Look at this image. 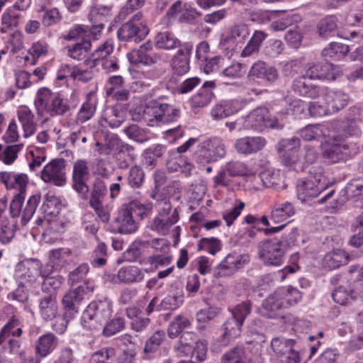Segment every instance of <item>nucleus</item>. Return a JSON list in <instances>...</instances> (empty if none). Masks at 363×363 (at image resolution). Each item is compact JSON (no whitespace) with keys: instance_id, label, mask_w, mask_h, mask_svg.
I'll return each mask as SVG.
<instances>
[{"instance_id":"nucleus-29","label":"nucleus","mask_w":363,"mask_h":363,"mask_svg":"<svg viewBox=\"0 0 363 363\" xmlns=\"http://www.w3.org/2000/svg\"><path fill=\"white\" fill-rule=\"evenodd\" d=\"M125 119V113L115 106L106 108L103 113L101 124L104 126H109L111 128L119 127Z\"/></svg>"},{"instance_id":"nucleus-17","label":"nucleus","mask_w":363,"mask_h":363,"mask_svg":"<svg viewBox=\"0 0 363 363\" xmlns=\"http://www.w3.org/2000/svg\"><path fill=\"white\" fill-rule=\"evenodd\" d=\"M341 74L342 72L340 67L334 66L332 63L327 61L311 66L306 72V75L310 79H323L328 80H335Z\"/></svg>"},{"instance_id":"nucleus-31","label":"nucleus","mask_w":363,"mask_h":363,"mask_svg":"<svg viewBox=\"0 0 363 363\" xmlns=\"http://www.w3.org/2000/svg\"><path fill=\"white\" fill-rule=\"evenodd\" d=\"M295 214V208L292 203H276L271 211L270 218L275 223L284 222Z\"/></svg>"},{"instance_id":"nucleus-14","label":"nucleus","mask_w":363,"mask_h":363,"mask_svg":"<svg viewBox=\"0 0 363 363\" xmlns=\"http://www.w3.org/2000/svg\"><path fill=\"white\" fill-rule=\"evenodd\" d=\"M200 147L203 152L202 156L207 162H216L226 155V146L223 140L218 137H213L203 141ZM201 157V155L198 157V160L202 162Z\"/></svg>"},{"instance_id":"nucleus-7","label":"nucleus","mask_w":363,"mask_h":363,"mask_svg":"<svg viewBox=\"0 0 363 363\" xmlns=\"http://www.w3.org/2000/svg\"><path fill=\"white\" fill-rule=\"evenodd\" d=\"M143 13L137 12L128 21L123 23L117 31L118 39L121 41L138 43L144 39L149 33L147 25L142 21Z\"/></svg>"},{"instance_id":"nucleus-26","label":"nucleus","mask_w":363,"mask_h":363,"mask_svg":"<svg viewBox=\"0 0 363 363\" xmlns=\"http://www.w3.org/2000/svg\"><path fill=\"white\" fill-rule=\"evenodd\" d=\"M249 28L245 23L235 24L230 27L228 34L223 36L220 40V45L235 44V43H243L249 36Z\"/></svg>"},{"instance_id":"nucleus-15","label":"nucleus","mask_w":363,"mask_h":363,"mask_svg":"<svg viewBox=\"0 0 363 363\" xmlns=\"http://www.w3.org/2000/svg\"><path fill=\"white\" fill-rule=\"evenodd\" d=\"M250 261L249 255L233 252L228 255L216 268L218 277H230Z\"/></svg>"},{"instance_id":"nucleus-64","label":"nucleus","mask_w":363,"mask_h":363,"mask_svg":"<svg viewBox=\"0 0 363 363\" xmlns=\"http://www.w3.org/2000/svg\"><path fill=\"white\" fill-rule=\"evenodd\" d=\"M279 290L284 291V295H281V299L285 308L294 305L301 299L300 292L294 288L282 287Z\"/></svg>"},{"instance_id":"nucleus-6","label":"nucleus","mask_w":363,"mask_h":363,"mask_svg":"<svg viewBox=\"0 0 363 363\" xmlns=\"http://www.w3.org/2000/svg\"><path fill=\"white\" fill-rule=\"evenodd\" d=\"M140 206L145 211H150L152 208L150 204H139L136 201H132L122 206L113 220V225L118 233L128 235L138 230V225L133 218V212Z\"/></svg>"},{"instance_id":"nucleus-61","label":"nucleus","mask_w":363,"mask_h":363,"mask_svg":"<svg viewBox=\"0 0 363 363\" xmlns=\"http://www.w3.org/2000/svg\"><path fill=\"white\" fill-rule=\"evenodd\" d=\"M102 333L106 337H111L119 333L125 328V321L122 318H114L109 322L105 323Z\"/></svg>"},{"instance_id":"nucleus-63","label":"nucleus","mask_w":363,"mask_h":363,"mask_svg":"<svg viewBox=\"0 0 363 363\" xmlns=\"http://www.w3.org/2000/svg\"><path fill=\"white\" fill-rule=\"evenodd\" d=\"M197 340L198 337L195 333L191 332L183 333L179 338L180 345L178 347V350L186 354L189 351L191 350Z\"/></svg>"},{"instance_id":"nucleus-28","label":"nucleus","mask_w":363,"mask_h":363,"mask_svg":"<svg viewBox=\"0 0 363 363\" xmlns=\"http://www.w3.org/2000/svg\"><path fill=\"white\" fill-rule=\"evenodd\" d=\"M349 96L340 91L327 89L324 94V101L333 113L343 108L348 102Z\"/></svg>"},{"instance_id":"nucleus-11","label":"nucleus","mask_w":363,"mask_h":363,"mask_svg":"<svg viewBox=\"0 0 363 363\" xmlns=\"http://www.w3.org/2000/svg\"><path fill=\"white\" fill-rule=\"evenodd\" d=\"M90 177L89 163L85 160H77L73 164L72 188L83 198L86 199L89 191L87 182Z\"/></svg>"},{"instance_id":"nucleus-38","label":"nucleus","mask_w":363,"mask_h":363,"mask_svg":"<svg viewBox=\"0 0 363 363\" xmlns=\"http://www.w3.org/2000/svg\"><path fill=\"white\" fill-rule=\"evenodd\" d=\"M316 28L321 38H328L335 34L337 30V21L335 16H328L321 19Z\"/></svg>"},{"instance_id":"nucleus-34","label":"nucleus","mask_w":363,"mask_h":363,"mask_svg":"<svg viewBox=\"0 0 363 363\" xmlns=\"http://www.w3.org/2000/svg\"><path fill=\"white\" fill-rule=\"evenodd\" d=\"M266 114L265 108H255L247 116L245 126L257 131H262L266 128Z\"/></svg>"},{"instance_id":"nucleus-46","label":"nucleus","mask_w":363,"mask_h":363,"mask_svg":"<svg viewBox=\"0 0 363 363\" xmlns=\"http://www.w3.org/2000/svg\"><path fill=\"white\" fill-rule=\"evenodd\" d=\"M191 323L189 319L184 315H178L169 323L168 328V336L174 339L177 337L183 330L189 328Z\"/></svg>"},{"instance_id":"nucleus-8","label":"nucleus","mask_w":363,"mask_h":363,"mask_svg":"<svg viewBox=\"0 0 363 363\" xmlns=\"http://www.w3.org/2000/svg\"><path fill=\"white\" fill-rule=\"evenodd\" d=\"M286 250L287 245L274 238L264 240L259 245V257L266 265L280 266Z\"/></svg>"},{"instance_id":"nucleus-13","label":"nucleus","mask_w":363,"mask_h":363,"mask_svg":"<svg viewBox=\"0 0 363 363\" xmlns=\"http://www.w3.org/2000/svg\"><path fill=\"white\" fill-rule=\"evenodd\" d=\"M41 178L45 182L62 186L66 183L65 161L54 159L47 164L41 171Z\"/></svg>"},{"instance_id":"nucleus-37","label":"nucleus","mask_w":363,"mask_h":363,"mask_svg":"<svg viewBox=\"0 0 363 363\" xmlns=\"http://www.w3.org/2000/svg\"><path fill=\"white\" fill-rule=\"evenodd\" d=\"M166 337V334L164 330H157L152 336L148 338L145 342L143 349V359H150L164 342Z\"/></svg>"},{"instance_id":"nucleus-4","label":"nucleus","mask_w":363,"mask_h":363,"mask_svg":"<svg viewBox=\"0 0 363 363\" xmlns=\"http://www.w3.org/2000/svg\"><path fill=\"white\" fill-rule=\"evenodd\" d=\"M327 187L323 169L320 166L312 167L309 174L305 179L296 183V194L301 201H307L317 197Z\"/></svg>"},{"instance_id":"nucleus-36","label":"nucleus","mask_w":363,"mask_h":363,"mask_svg":"<svg viewBox=\"0 0 363 363\" xmlns=\"http://www.w3.org/2000/svg\"><path fill=\"white\" fill-rule=\"evenodd\" d=\"M120 282L130 284L141 281L144 278L142 269L136 266H128L122 267L117 274Z\"/></svg>"},{"instance_id":"nucleus-33","label":"nucleus","mask_w":363,"mask_h":363,"mask_svg":"<svg viewBox=\"0 0 363 363\" xmlns=\"http://www.w3.org/2000/svg\"><path fill=\"white\" fill-rule=\"evenodd\" d=\"M348 254L342 250L328 252L323 258V266L329 269H335L348 262Z\"/></svg>"},{"instance_id":"nucleus-59","label":"nucleus","mask_w":363,"mask_h":363,"mask_svg":"<svg viewBox=\"0 0 363 363\" xmlns=\"http://www.w3.org/2000/svg\"><path fill=\"white\" fill-rule=\"evenodd\" d=\"M251 312V303L250 301H244L237 305L231 310L230 318H234L243 325L246 317Z\"/></svg>"},{"instance_id":"nucleus-54","label":"nucleus","mask_w":363,"mask_h":363,"mask_svg":"<svg viewBox=\"0 0 363 363\" xmlns=\"http://www.w3.org/2000/svg\"><path fill=\"white\" fill-rule=\"evenodd\" d=\"M183 302V297L179 295H169L165 296L157 306V311H174L179 307Z\"/></svg>"},{"instance_id":"nucleus-19","label":"nucleus","mask_w":363,"mask_h":363,"mask_svg":"<svg viewBox=\"0 0 363 363\" xmlns=\"http://www.w3.org/2000/svg\"><path fill=\"white\" fill-rule=\"evenodd\" d=\"M193 49L191 43H186L180 45L177 54L172 60V67L175 73L182 75L189 69V58Z\"/></svg>"},{"instance_id":"nucleus-50","label":"nucleus","mask_w":363,"mask_h":363,"mask_svg":"<svg viewBox=\"0 0 363 363\" xmlns=\"http://www.w3.org/2000/svg\"><path fill=\"white\" fill-rule=\"evenodd\" d=\"M123 132L129 139L139 143H143L149 140L148 131L137 124H131L125 127Z\"/></svg>"},{"instance_id":"nucleus-62","label":"nucleus","mask_w":363,"mask_h":363,"mask_svg":"<svg viewBox=\"0 0 363 363\" xmlns=\"http://www.w3.org/2000/svg\"><path fill=\"white\" fill-rule=\"evenodd\" d=\"M10 175L7 189H16L21 194L25 191L28 184V178L27 175L25 174H15L13 172H10Z\"/></svg>"},{"instance_id":"nucleus-9","label":"nucleus","mask_w":363,"mask_h":363,"mask_svg":"<svg viewBox=\"0 0 363 363\" xmlns=\"http://www.w3.org/2000/svg\"><path fill=\"white\" fill-rule=\"evenodd\" d=\"M23 200L22 194H16L10 203V213L13 218L21 216V223L26 225L33 217L40 201V196H31L26 204Z\"/></svg>"},{"instance_id":"nucleus-47","label":"nucleus","mask_w":363,"mask_h":363,"mask_svg":"<svg viewBox=\"0 0 363 363\" xmlns=\"http://www.w3.org/2000/svg\"><path fill=\"white\" fill-rule=\"evenodd\" d=\"M16 224L8 220L0 222V243L7 245L13 239L16 233ZM3 250H0V258L2 257Z\"/></svg>"},{"instance_id":"nucleus-39","label":"nucleus","mask_w":363,"mask_h":363,"mask_svg":"<svg viewBox=\"0 0 363 363\" xmlns=\"http://www.w3.org/2000/svg\"><path fill=\"white\" fill-rule=\"evenodd\" d=\"M267 35L262 30H255L247 45L242 50L241 56L243 57H250L255 52H258L262 42Z\"/></svg>"},{"instance_id":"nucleus-42","label":"nucleus","mask_w":363,"mask_h":363,"mask_svg":"<svg viewBox=\"0 0 363 363\" xmlns=\"http://www.w3.org/2000/svg\"><path fill=\"white\" fill-rule=\"evenodd\" d=\"M298 133L306 141L319 140L325 135L323 126L320 124L308 125L300 129Z\"/></svg>"},{"instance_id":"nucleus-16","label":"nucleus","mask_w":363,"mask_h":363,"mask_svg":"<svg viewBox=\"0 0 363 363\" xmlns=\"http://www.w3.org/2000/svg\"><path fill=\"white\" fill-rule=\"evenodd\" d=\"M39 313L41 318L45 321H52V329L57 323L59 317H62L59 314L58 305L55 294L50 293L48 295L41 298L39 301Z\"/></svg>"},{"instance_id":"nucleus-22","label":"nucleus","mask_w":363,"mask_h":363,"mask_svg":"<svg viewBox=\"0 0 363 363\" xmlns=\"http://www.w3.org/2000/svg\"><path fill=\"white\" fill-rule=\"evenodd\" d=\"M240 108L241 104L237 100L221 101L213 106L211 116L213 120L220 121L236 113Z\"/></svg>"},{"instance_id":"nucleus-10","label":"nucleus","mask_w":363,"mask_h":363,"mask_svg":"<svg viewBox=\"0 0 363 363\" xmlns=\"http://www.w3.org/2000/svg\"><path fill=\"white\" fill-rule=\"evenodd\" d=\"M178 220L179 214L177 209L172 210L169 201H164L162 208L153 220L151 228L158 233L164 235L169 233L170 228Z\"/></svg>"},{"instance_id":"nucleus-24","label":"nucleus","mask_w":363,"mask_h":363,"mask_svg":"<svg viewBox=\"0 0 363 363\" xmlns=\"http://www.w3.org/2000/svg\"><path fill=\"white\" fill-rule=\"evenodd\" d=\"M343 150H345L340 140L330 139L323 145V157L328 163L338 162L343 156Z\"/></svg>"},{"instance_id":"nucleus-30","label":"nucleus","mask_w":363,"mask_h":363,"mask_svg":"<svg viewBox=\"0 0 363 363\" xmlns=\"http://www.w3.org/2000/svg\"><path fill=\"white\" fill-rule=\"evenodd\" d=\"M216 84L213 81L206 82L199 92L192 96L191 106L195 108H202L208 104L213 96L212 90Z\"/></svg>"},{"instance_id":"nucleus-1","label":"nucleus","mask_w":363,"mask_h":363,"mask_svg":"<svg viewBox=\"0 0 363 363\" xmlns=\"http://www.w3.org/2000/svg\"><path fill=\"white\" fill-rule=\"evenodd\" d=\"M92 286H88L87 283H83L77 288L69 290L62 298V304L65 308V313L62 317H59L57 323L54 326V330L59 333H63L67 327L68 322L73 318L78 313V306L84 299V296L92 292Z\"/></svg>"},{"instance_id":"nucleus-12","label":"nucleus","mask_w":363,"mask_h":363,"mask_svg":"<svg viewBox=\"0 0 363 363\" xmlns=\"http://www.w3.org/2000/svg\"><path fill=\"white\" fill-rule=\"evenodd\" d=\"M250 174V169L247 164L239 160H231L225 164L224 167L214 177L216 186H227L230 182V177H244Z\"/></svg>"},{"instance_id":"nucleus-60","label":"nucleus","mask_w":363,"mask_h":363,"mask_svg":"<svg viewBox=\"0 0 363 363\" xmlns=\"http://www.w3.org/2000/svg\"><path fill=\"white\" fill-rule=\"evenodd\" d=\"M144 178L145 173L140 167L135 165L130 169L128 182L132 188H140L143 184Z\"/></svg>"},{"instance_id":"nucleus-41","label":"nucleus","mask_w":363,"mask_h":363,"mask_svg":"<svg viewBox=\"0 0 363 363\" xmlns=\"http://www.w3.org/2000/svg\"><path fill=\"white\" fill-rule=\"evenodd\" d=\"M113 51V45L106 42L93 52L92 58L85 60V62L86 65H90L91 67L98 66L102 63V61L107 60Z\"/></svg>"},{"instance_id":"nucleus-21","label":"nucleus","mask_w":363,"mask_h":363,"mask_svg":"<svg viewBox=\"0 0 363 363\" xmlns=\"http://www.w3.org/2000/svg\"><path fill=\"white\" fill-rule=\"evenodd\" d=\"M247 77L250 79H262L269 82H274L278 79L279 74L275 67H267L265 62L258 61L254 63L250 69Z\"/></svg>"},{"instance_id":"nucleus-27","label":"nucleus","mask_w":363,"mask_h":363,"mask_svg":"<svg viewBox=\"0 0 363 363\" xmlns=\"http://www.w3.org/2000/svg\"><path fill=\"white\" fill-rule=\"evenodd\" d=\"M292 89L301 96L315 99L319 96L318 87L312 84L310 79L305 76L298 77L294 80Z\"/></svg>"},{"instance_id":"nucleus-3","label":"nucleus","mask_w":363,"mask_h":363,"mask_svg":"<svg viewBox=\"0 0 363 363\" xmlns=\"http://www.w3.org/2000/svg\"><path fill=\"white\" fill-rule=\"evenodd\" d=\"M35 106L38 114L41 116L45 113L50 116H64L70 109L67 99L57 94H52L47 88L38 90L35 99Z\"/></svg>"},{"instance_id":"nucleus-18","label":"nucleus","mask_w":363,"mask_h":363,"mask_svg":"<svg viewBox=\"0 0 363 363\" xmlns=\"http://www.w3.org/2000/svg\"><path fill=\"white\" fill-rule=\"evenodd\" d=\"M267 144L264 138L246 136L235 140V148L239 154L251 155L262 150Z\"/></svg>"},{"instance_id":"nucleus-20","label":"nucleus","mask_w":363,"mask_h":363,"mask_svg":"<svg viewBox=\"0 0 363 363\" xmlns=\"http://www.w3.org/2000/svg\"><path fill=\"white\" fill-rule=\"evenodd\" d=\"M242 324L234 318H228L222 326L223 333L218 339L219 346L225 347L241 334Z\"/></svg>"},{"instance_id":"nucleus-58","label":"nucleus","mask_w":363,"mask_h":363,"mask_svg":"<svg viewBox=\"0 0 363 363\" xmlns=\"http://www.w3.org/2000/svg\"><path fill=\"white\" fill-rule=\"evenodd\" d=\"M148 245L149 242L135 241L123 253L124 259L130 262L136 261L142 255L141 249L147 247Z\"/></svg>"},{"instance_id":"nucleus-5","label":"nucleus","mask_w":363,"mask_h":363,"mask_svg":"<svg viewBox=\"0 0 363 363\" xmlns=\"http://www.w3.org/2000/svg\"><path fill=\"white\" fill-rule=\"evenodd\" d=\"M111 312L112 308L109 301H92L83 313L82 325L91 331H98L110 318Z\"/></svg>"},{"instance_id":"nucleus-56","label":"nucleus","mask_w":363,"mask_h":363,"mask_svg":"<svg viewBox=\"0 0 363 363\" xmlns=\"http://www.w3.org/2000/svg\"><path fill=\"white\" fill-rule=\"evenodd\" d=\"M128 58L133 63H142L145 65H152L157 62V57L152 56L148 52L138 49L128 54Z\"/></svg>"},{"instance_id":"nucleus-51","label":"nucleus","mask_w":363,"mask_h":363,"mask_svg":"<svg viewBox=\"0 0 363 363\" xmlns=\"http://www.w3.org/2000/svg\"><path fill=\"white\" fill-rule=\"evenodd\" d=\"M108 189L104 181L96 179L93 184L89 203L94 204L102 202Z\"/></svg>"},{"instance_id":"nucleus-23","label":"nucleus","mask_w":363,"mask_h":363,"mask_svg":"<svg viewBox=\"0 0 363 363\" xmlns=\"http://www.w3.org/2000/svg\"><path fill=\"white\" fill-rule=\"evenodd\" d=\"M284 291L279 289L274 293L270 294L262 303L260 313L265 317L273 318L277 315V312L285 308L282 302L281 295Z\"/></svg>"},{"instance_id":"nucleus-49","label":"nucleus","mask_w":363,"mask_h":363,"mask_svg":"<svg viewBox=\"0 0 363 363\" xmlns=\"http://www.w3.org/2000/svg\"><path fill=\"white\" fill-rule=\"evenodd\" d=\"M295 343L296 341L293 339L274 337L271 341V347L277 355L283 357L291 351V347H294Z\"/></svg>"},{"instance_id":"nucleus-2","label":"nucleus","mask_w":363,"mask_h":363,"mask_svg":"<svg viewBox=\"0 0 363 363\" xmlns=\"http://www.w3.org/2000/svg\"><path fill=\"white\" fill-rule=\"evenodd\" d=\"M144 112V118L149 126L177 122L181 116L179 108L159 99L149 101Z\"/></svg>"},{"instance_id":"nucleus-53","label":"nucleus","mask_w":363,"mask_h":363,"mask_svg":"<svg viewBox=\"0 0 363 363\" xmlns=\"http://www.w3.org/2000/svg\"><path fill=\"white\" fill-rule=\"evenodd\" d=\"M107 246L104 242H100L92 252L90 262L94 267H100L106 264Z\"/></svg>"},{"instance_id":"nucleus-55","label":"nucleus","mask_w":363,"mask_h":363,"mask_svg":"<svg viewBox=\"0 0 363 363\" xmlns=\"http://www.w3.org/2000/svg\"><path fill=\"white\" fill-rule=\"evenodd\" d=\"M40 275V263L32 262L28 264L26 271L21 274V278L23 283L33 284L37 281Z\"/></svg>"},{"instance_id":"nucleus-48","label":"nucleus","mask_w":363,"mask_h":363,"mask_svg":"<svg viewBox=\"0 0 363 363\" xmlns=\"http://www.w3.org/2000/svg\"><path fill=\"white\" fill-rule=\"evenodd\" d=\"M89 40H82L72 46H68L67 55L74 60H81L85 57L86 53L91 49Z\"/></svg>"},{"instance_id":"nucleus-44","label":"nucleus","mask_w":363,"mask_h":363,"mask_svg":"<svg viewBox=\"0 0 363 363\" xmlns=\"http://www.w3.org/2000/svg\"><path fill=\"white\" fill-rule=\"evenodd\" d=\"M301 147V140L294 136L291 138H283L276 145V150L280 156L285 154L296 152Z\"/></svg>"},{"instance_id":"nucleus-25","label":"nucleus","mask_w":363,"mask_h":363,"mask_svg":"<svg viewBox=\"0 0 363 363\" xmlns=\"http://www.w3.org/2000/svg\"><path fill=\"white\" fill-rule=\"evenodd\" d=\"M110 15V8L108 6H96L91 9L88 18L91 23L90 32L96 33L100 32L104 27Z\"/></svg>"},{"instance_id":"nucleus-45","label":"nucleus","mask_w":363,"mask_h":363,"mask_svg":"<svg viewBox=\"0 0 363 363\" xmlns=\"http://www.w3.org/2000/svg\"><path fill=\"white\" fill-rule=\"evenodd\" d=\"M220 363H247L245 348L236 346L229 350L221 357Z\"/></svg>"},{"instance_id":"nucleus-43","label":"nucleus","mask_w":363,"mask_h":363,"mask_svg":"<svg viewBox=\"0 0 363 363\" xmlns=\"http://www.w3.org/2000/svg\"><path fill=\"white\" fill-rule=\"evenodd\" d=\"M155 45L160 49L172 50L180 47V41L169 32H160L155 39Z\"/></svg>"},{"instance_id":"nucleus-40","label":"nucleus","mask_w":363,"mask_h":363,"mask_svg":"<svg viewBox=\"0 0 363 363\" xmlns=\"http://www.w3.org/2000/svg\"><path fill=\"white\" fill-rule=\"evenodd\" d=\"M56 342L57 337L52 333H49L42 335L35 345L36 353L41 357H45L52 351Z\"/></svg>"},{"instance_id":"nucleus-57","label":"nucleus","mask_w":363,"mask_h":363,"mask_svg":"<svg viewBox=\"0 0 363 363\" xmlns=\"http://www.w3.org/2000/svg\"><path fill=\"white\" fill-rule=\"evenodd\" d=\"M116 356V350L105 347L94 352L90 359L91 363H112Z\"/></svg>"},{"instance_id":"nucleus-35","label":"nucleus","mask_w":363,"mask_h":363,"mask_svg":"<svg viewBox=\"0 0 363 363\" xmlns=\"http://www.w3.org/2000/svg\"><path fill=\"white\" fill-rule=\"evenodd\" d=\"M22 333L23 330L21 320L17 316L13 315L1 330L0 345L5 342L11 335L13 337H20Z\"/></svg>"},{"instance_id":"nucleus-32","label":"nucleus","mask_w":363,"mask_h":363,"mask_svg":"<svg viewBox=\"0 0 363 363\" xmlns=\"http://www.w3.org/2000/svg\"><path fill=\"white\" fill-rule=\"evenodd\" d=\"M18 118L23 129V136L28 138L32 135L36 130L34 115L27 106H21L18 110Z\"/></svg>"},{"instance_id":"nucleus-52","label":"nucleus","mask_w":363,"mask_h":363,"mask_svg":"<svg viewBox=\"0 0 363 363\" xmlns=\"http://www.w3.org/2000/svg\"><path fill=\"white\" fill-rule=\"evenodd\" d=\"M280 157L282 164L289 169L296 172L303 171V162L296 152L285 154Z\"/></svg>"}]
</instances>
